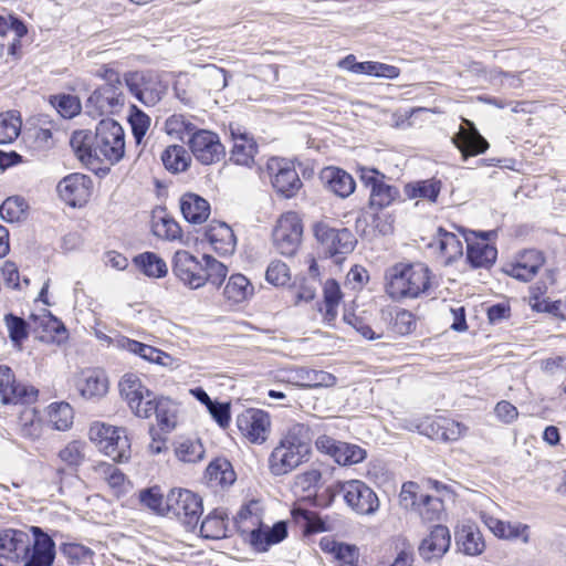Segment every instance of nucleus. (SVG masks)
<instances>
[{
    "mask_svg": "<svg viewBox=\"0 0 566 566\" xmlns=\"http://www.w3.org/2000/svg\"><path fill=\"white\" fill-rule=\"evenodd\" d=\"M70 144L76 157L86 166L115 165L125 156L124 128L112 118L102 119L94 136L87 130L74 132Z\"/></svg>",
    "mask_w": 566,
    "mask_h": 566,
    "instance_id": "nucleus-1",
    "label": "nucleus"
},
{
    "mask_svg": "<svg viewBox=\"0 0 566 566\" xmlns=\"http://www.w3.org/2000/svg\"><path fill=\"white\" fill-rule=\"evenodd\" d=\"M385 287L392 300L416 298L431 286V272L423 263H397L386 270Z\"/></svg>",
    "mask_w": 566,
    "mask_h": 566,
    "instance_id": "nucleus-2",
    "label": "nucleus"
},
{
    "mask_svg": "<svg viewBox=\"0 0 566 566\" xmlns=\"http://www.w3.org/2000/svg\"><path fill=\"white\" fill-rule=\"evenodd\" d=\"M102 76L107 83L96 88L85 103V112L93 118L117 114L125 105V95L118 74L112 69L104 67Z\"/></svg>",
    "mask_w": 566,
    "mask_h": 566,
    "instance_id": "nucleus-3",
    "label": "nucleus"
},
{
    "mask_svg": "<svg viewBox=\"0 0 566 566\" xmlns=\"http://www.w3.org/2000/svg\"><path fill=\"white\" fill-rule=\"evenodd\" d=\"M90 439L102 453L112 460H129L130 442L123 428L104 422H94L90 428Z\"/></svg>",
    "mask_w": 566,
    "mask_h": 566,
    "instance_id": "nucleus-4",
    "label": "nucleus"
},
{
    "mask_svg": "<svg viewBox=\"0 0 566 566\" xmlns=\"http://www.w3.org/2000/svg\"><path fill=\"white\" fill-rule=\"evenodd\" d=\"M358 172L363 185L369 189L368 203L371 210L381 211L399 199V189L389 185L387 177L379 170L359 167Z\"/></svg>",
    "mask_w": 566,
    "mask_h": 566,
    "instance_id": "nucleus-5",
    "label": "nucleus"
},
{
    "mask_svg": "<svg viewBox=\"0 0 566 566\" xmlns=\"http://www.w3.org/2000/svg\"><path fill=\"white\" fill-rule=\"evenodd\" d=\"M313 231L324 253L335 258L336 262L355 249L357 241L347 228L336 229L321 221L314 224Z\"/></svg>",
    "mask_w": 566,
    "mask_h": 566,
    "instance_id": "nucleus-6",
    "label": "nucleus"
},
{
    "mask_svg": "<svg viewBox=\"0 0 566 566\" xmlns=\"http://www.w3.org/2000/svg\"><path fill=\"white\" fill-rule=\"evenodd\" d=\"M312 444L310 430L303 423H293L273 449L271 460H289L296 458L302 460L311 454Z\"/></svg>",
    "mask_w": 566,
    "mask_h": 566,
    "instance_id": "nucleus-7",
    "label": "nucleus"
},
{
    "mask_svg": "<svg viewBox=\"0 0 566 566\" xmlns=\"http://www.w3.org/2000/svg\"><path fill=\"white\" fill-rule=\"evenodd\" d=\"M167 510L187 528L193 530L202 514L201 497L186 489H174L167 495Z\"/></svg>",
    "mask_w": 566,
    "mask_h": 566,
    "instance_id": "nucleus-8",
    "label": "nucleus"
},
{
    "mask_svg": "<svg viewBox=\"0 0 566 566\" xmlns=\"http://www.w3.org/2000/svg\"><path fill=\"white\" fill-rule=\"evenodd\" d=\"M302 234L301 218L296 212L289 211L279 218L273 229V245L280 254L292 256L300 248Z\"/></svg>",
    "mask_w": 566,
    "mask_h": 566,
    "instance_id": "nucleus-9",
    "label": "nucleus"
},
{
    "mask_svg": "<svg viewBox=\"0 0 566 566\" xmlns=\"http://www.w3.org/2000/svg\"><path fill=\"white\" fill-rule=\"evenodd\" d=\"M125 82L132 94L146 106L156 105L167 92V85L154 72H130Z\"/></svg>",
    "mask_w": 566,
    "mask_h": 566,
    "instance_id": "nucleus-10",
    "label": "nucleus"
},
{
    "mask_svg": "<svg viewBox=\"0 0 566 566\" xmlns=\"http://www.w3.org/2000/svg\"><path fill=\"white\" fill-rule=\"evenodd\" d=\"M118 386L120 396L137 417L149 418L151 416L153 394L143 385L137 375L133 373L125 374Z\"/></svg>",
    "mask_w": 566,
    "mask_h": 566,
    "instance_id": "nucleus-11",
    "label": "nucleus"
},
{
    "mask_svg": "<svg viewBox=\"0 0 566 566\" xmlns=\"http://www.w3.org/2000/svg\"><path fill=\"white\" fill-rule=\"evenodd\" d=\"M237 426L241 434L249 442L262 444L271 433L272 421L266 411L250 408L237 417Z\"/></svg>",
    "mask_w": 566,
    "mask_h": 566,
    "instance_id": "nucleus-12",
    "label": "nucleus"
},
{
    "mask_svg": "<svg viewBox=\"0 0 566 566\" xmlns=\"http://www.w3.org/2000/svg\"><path fill=\"white\" fill-rule=\"evenodd\" d=\"M193 157L202 165L220 161L226 151L219 136L207 129H199L188 139Z\"/></svg>",
    "mask_w": 566,
    "mask_h": 566,
    "instance_id": "nucleus-13",
    "label": "nucleus"
},
{
    "mask_svg": "<svg viewBox=\"0 0 566 566\" xmlns=\"http://www.w3.org/2000/svg\"><path fill=\"white\" fill-rule=\"evenodd\" d=\"M342 492L347 505L358 514L370 515L379 507L376 493L361 481L345 482L342 485Z\"/></svg>",
    "mask_w": 566,
    "mask_h": 566,
    "instance_id": "nucleus-14",
    "label": "nucleus"
},
{
    "mask_svg": "<svg viewBox=\"0 0 566 566\" xmlns=\"http://www.w3.org/2000/svg\"><path fill=\"white\" fill-rule=\"evenodd\" d=\"M174 273L190 289H199L207 282L202 259L198 260L185 250L175 253Z\"/></svg>",
    "mask_w": 566,
    "mask_h": 566,
    "instance_id": "nucleus-15",
    "label": "nucleus"
},
{
    "mask_svg": "<svg viewBox=\"0 0 566 566\" xmlns=\"http://www.w3.org/2000/svg\"><path fill=\"white\" fill-rule=\"evenodd\" d=\"M268 168L272 174V186L285 198L294 197L302 187V181L295 168L283 159H271Z\"/></svg>",
    "mask_w": 566,
    "mask_h": 566,
    "instance_id": "nucleus-16",
    "label": "nucleus"
},
{
    "mask_svg": "<svg viewBox=\"0 0 566 566\" xmlns=\"http://www.w3.org/2000/svg\"><path fill=\"white\" fill-rule=\"evenodd\" d=\"M38 390L14 381V375L8 366H0V401L2 403H30L36 399Z\"/></svg>",
    "mask_w": 566,
    "mask_h": 566,
    "instance_id": "nucleus-17",
    "label": "nucleus"
},
{
    "mask_svg": "<svg viewBox=\"0 0 566 566\" xmlns=\"http://www.w3.org/2000/svg\"><path fill=\"white\" fill-rule=\"evenodd\" d=\"M315 448L322 455L333 460H365L367 457L366 450L359 446L336 440L327 434L316 438Z\"/></svg>",
    "mask_w": 566,
    "mask_h": 566,
    "instance_id": "nucleus-18",
    "label": "nucleus"
},
{
    "mask_svg": "<svg viewBox=\"0 0 566 566\" xmlns=\"http://www.w3.org/2000/svg\"><path fill=\"white\" fill-rule=\"evenodd\" d=\"M417 429L431 439L443 441H455L465 430L460 422L444 417L426 418L417 426Z\"/></svg>",
    "mask_w": 566,
    "mask_h": 566,
    "instance_id": "nucleus-19",
    "label": "nucleus"
},
{
    "mask_svg": "<svg viewBox=\"0 0 566 566\" xmlns=\"http://www.w3.org/2000/svg\"><path fill=\"white\" fill-rule=\"evenodd\" d=\"M29 547L30 538L23 531H0V559L17 563L27 556Z\"/></svg>",
    "mask_w": 566,
    "mask_h": 566,
    "instance_id": "nucleus-20",
    "label": "nucleus"
},
{
    "mask_svg": "<svg viewBox=\"0 0 566 566\" xmlns=\"http://www.w3.org/2000/svg\"><path fill=\"white\" fill-rule=\"evenodd\" d=\"M90 178L82 174H71L57 184L60 197L70 206H82L90 196Z\"/></svg>",
    "mask_w": 566,
    "mask_h": 566,
    "instance_id": "nucleus-21",
    "label": "nucleus"
},
{
    "mask_svg": "<svg viewBox=\"0 0 566 566\" xmlns=\"http://www.w3.org/2000/svg\"><path fill=\"white\" fill-rule=\"evenodd\" d=\"M544 264V258L536 250H526L521 253L514 263L505 266V273L518 281L530 282Z\"/></svg>",
    "mask_w": 566,
    "mask_h": 566,
    "instance_id": "nucleus-22",
    "label": "nucleus"
},
{
    "mask_svg": "<svg viewBox=\"0 0 566 566\" xmlns=\"http://www.w3.org/2000/svg\"><path fill=\"white\" fill-rule=\"evenodd\" d=\"M76 388L86 399L102 398L108 391V378L102 369L87 368L77 375Z\"/></svg>",
    "mask_w": 566,
    "mask_h": 566,
    "instance_id": "nucleus-23",
    "label": "nucleus"
},
{
    "mask_svg": "<svg viewBox=\"0 0 566 566\" xmlns=\"http://www.w3.org/2000/svg\"><path fill=\"white\" fill-rule=\"evenodd\" d=\"M451 545L449 528L444 525H436L430 534L419 545V554L426 560L442 557Z\"/></svg>",
    "mask_w": 566,
    "mask_h": 566,
    "instance_id": "nucleus-24",
    "label": "nucleus"
},
{
    "mask_svg": "<svg viewBox=\"0 0 566 566\" xmlns=\"http://www.w3.org/2000/svg\"><path fill=\"white\" fill-rule=\"evenodd\" d=\"M117 346L129 353L138 355L147 361L156 363L164 367L176 368L178 366L177 360L169 354L134 339L122 337L117 340Z\"/></svg>",
    "mask_w": 566,
    "mask_h": 566,
    "instance_id": "nucleus-25",
    "label": "nucleus"
},
{
    "mask_svg": "<svg viewBox=\"0 0 566 566\" xmlns=\"http://www.w3.org/2000/svg\"><path fill=\"white\" fill-rule=\"evenodd\" d=\"M467 242V258L475 268L491 265L497 255L495 247L490 244L484 235L478 237L474 232L464 237Z\"/></svg>",
    "mask_w": 566,
    "mask_h": 566,
    "instance_id": "nucleus-26",
    "label": "nucleus"
},
{
    "mask_svg": "<svg viewBox=\"0 0 566 566\" xmlns=\"http://www.w3.org/2000/svg\"><path fill=\"white\" fill-rule=\"evenodd\" d=\"M321 180L328 191L339 198H347L356 188L354 178L337 167L324 168L321 172Z\"/></svg>",
    "mask_w": 566,
    "mask_h": 566,
    "instance_id": "nucleus-27",
    "label": "nucleus"
},
{
    "mask_svg": "<svg viewBox=\"0 0 566 566\" xmlns=\"http://www.w3.org/2000/svg\"><path fill=\"white\" fill-rule=\"evenodd\" d=\"M463 123L468 128L461 127L453 137V143L460 149L463 157L484 153L489 147L488 142L480 135L472 122L463 119Z\"/></svg>",
    "mask_w": 566,
    "mask_h": 566,
    "instance_id": "nucleus-28",
    "label": "nucleus"
},
{
    "mask_svg": "<svg viewBox=\"0 0 566 566\" xmlns=\"http://www.w3.org/2000/svg\"><path fill=\"white\" fill-rule=\"evenodd\" d=\"M179 203L184 218L190 223L201 224L210 216L209 202L199 195L187 192L181 196Z\"/></svg>",
    "mask_w": 566,
    "mask_h": 566,
    "instance_id": "nucleus-29",
    "label": "nucleus"
},
{
    "mask_svg": "<svg viewBox=\"0 0 566 566\" xmlns=\"http://www.w3.org/2000/svg\"><path fill=\"white\" fill-rule=\"evenodd\" d=\"M35 541L24 566H51L54 560V543L39 527H33Z\"/></svg>",
    "mask_w": 566,
    "mask_h": 566,
    "instance_id": "nucleus-30",
    "label": "nucleus"
},
{
    "mask_svg": "<svg viewBox=\"0 0 566 566\" xmlns=\"http://www.w3.org/2000/svg\"><path fill=\"white\" fill-rule=\"evenodd\" d=\"M206 237L217 252L229 254L234 251L235 237L227 223L212 221L206 231Z\"/></svg>",
    "mask_w": 566,
    "mask_h": 566,
    "instance_id": "nucleus-31",
    "label": "nucleus"
},
{
    "mask_svg": "<svg viewBox=\"0 0 566 566\" xmlns=\"http://www.w3.org/2000/svg\"><path fill=\"white\" fill-rule=\"evenodd\" d=\"M155 412L157 423L163 431H172L178 423L179 407L174 400L161 397L151 399V415Z\"/></svg>",
    "mask_w": 566,
    "mask_h": 566,
    "instance_id": "nucleus-32",
    "label": "nucleus"
},
{
    "mask_svg": "<svg viewBox=\"0 0 566 566\" xmlns=\"http://www.w3.org/2000/svg\"><path fill=\"white\" fill-rule=\"evenodd\" d=\"M289 381L300 387L316 388L333 386L336 378L327 371L297 368L290 374Z\"/></svg>",
    "mask_w": 566,
    "mask_h": 566,
    "instance_id": "nucleus-33",
    "label": "nucleus"
},
{
    "mask_svg": "<svg viewBox=\"0 0 566 566\" xmlns=\"http://www.w3.org/2000/svg\"><path fill=\"white\" fill-rule=\"evenodd\" d=\"M286 536V524L277 522L272 528H254L249 542L256 551L265 552L271 545L282 542Z\"/></svg>",
    "mask_w": 566,
    "mask_h": 566,
    "instance_id": "nucleus-34",
    "label": "nucleus"
},
{
    "mask_svg": "<svg viewBox=\"0 0 566 566\" xmlns=\"http://www.w3.org/2000/svg\"><path fill=\"white\" fill-rule=\"evenodd\" d=\"M455 541L459 551L469 556L480 555L485 548L481 532L473 526H462L457 532Z\"/></svg>",
    "mask_w": 566,
    "mask_h": 566,
    "instance_id": "nucleus-35",
    "label": "nucleus"
},
{
    "mask_svg": "<svg viewBox=\"0 0 566 566\" xmlns=\"http://www.w3.org/2000/svg\"><path fill=\"white\" fill-rule=\"evenodd\" d=\"M254 294V287L247 276L233 274L229 277L223 295L231 304H239L249 300Z\"/></svg>",
    "mask_w": 566,
    "mask_h": 566,
    "instance_id": "nucleus-36",
    "label": "nucleus"
},
{
    "mask_svg": "<svg viewBox=\"0 0 566 566\" xmlns=\"http://www.w3.org/2000/svg\"><path fill=\"white\" fill-rule=\"evenodd\" d=\"M342 298L339 285L334 280H327L324 284V300L319 306L323 321L332 326L338 314V305Z\"/></svg>",
    "mask_w": 566,
    "mask_h": 566,
    "instance_id": "nucleus-37",
    "label": "nucleus"
},
{
    "mask_svg": "<svg viewBox=\"0 0 566 566\" xmlns=\"http://www.w3.org/2000/svg\"><path fill=\"white\" fill-rule=\"evenodd\" d=\"M205 480L210 488H227L235 482L237 474L231 462H209Z\"/></svg>",
    "mask_w": 566,
    "mask_h": 566,
    "instance_id": "nucleus-38",
    "label": "nucleus"
},
{
    "mask_svg": "<svg viewBox=\"0 0 566 566\" xmlns=\"http://www.w3.org/2000/svg\"><path fill=\"white\" fill-rule=\"evenodd\" d=\"M442 184L436 178L407 184L405 193L410 199H423L436 203L441 191Z\"/></svg>",
    "mask_w": 566,
    "mask_h": 566,
    "instance_id": "nucleus-39",
    "label": "nucleus"
},
{
    "mask_svg": "<svg viewBox=\"0 0 566 566\" xmlns=\"http://www.w3.org/2000/svg\"><path fill=\"white\" fill-rule=\"evenodd\" d=\"M165 168L171 172L186 171L191 164V156L181 145H170L161 153Z\"/></svg>",
    "mask_w": 566,
    "mask_h": 566,
    "instance_id": "nucleus-40",
    "label": "nucleus"
},
{
    "mask_svg": "<svg viewBox=\"0 0 566 566\" xmlns=\"http://www.w3.org/2000/svg\"><path fill=\"white\" fill-rule=\"evenodd\" d=\"M436 244L446 263H450L463 254V244L461 239L452 233L439 228Z\"/></svg>",
    "mask_w": 566,
    "mask_h": 566,
    "instance_id": "nucleus-41",
    "label": "nucleus"
},
{
    "mask_svg": "<svg viewBox=\"0 0 566 566\" xmlns=\"http://www.w3.org/2000/svg\"><path fill=\"white\" fill-rule=\"evenodd\" d=\"M232 135L233 147L231 150V160L237 165L251 166L256 154V144L244 134L235 136L234 133H232Z\"/></svg>",
    "mask_w": 566,
    "mask_h": 566,
    "instance_id": "nucleus-42",
    "label": "nucleus"
},
{
    "mask_svg": "<svg viewBox=\"0 0 566 566\" xmlns=\"http://www.w3.org/2000/svg\"><path fill=\"white\" fill-rule=\"evenodd\" d=\"M165 130L168 135L180 140L188 139L199 130L191 118L182 114H174L165 122Z\"/></svg>",
    "mask_w": 566,
    "mask_h": 566,
    "instance_id": "nucleus-43",
    "label": "nucleus"
},
{
    "mask_svg": "<svg viewBox=\"0 0 566 566\" xmlns=\"http://www.w3.org/2000/svg\"><path fill=\"white\" fill-rule=\"evenodd\" d=\"M200 534L207 539H220L227 536L224 513L214 510L208 514L200 525Z\"/></svg>",
    "mask_w": 566,
    "mask_h": 566,
    "instance_id": "nucleus-44",
    "label": "nucleus"
},
{
    "mask_svg": "<svg viewBox=\"0 0 566 566\" xmlns=\"http://www.w3.org/2000/svg\"><path fill=\"white\" fill-rule=\"evenodd\" d=\"M22 120L15 111L0 114V144L14 142L21 133Z\"/></svg>",
    "mask_w": 566,
    "mask_h": 566,
    "instance_id": "nucleus-45",
    "label": "nucleus"
},
{
    "mask_svg": "<svg viewBox=\"0 0 566 566\" xmlns=\"http://www.w3.org/2000/svg\"><path fill=\"white\" fill-rule=\"evenodd\" d=\"M28 202L20 196L7 198L0 206V216L7 222H19L27 218Z\"/></svg>",
    "mask_w": 566,
    "mask_h": 566,
    "instance_id": "nucleus-46",
    "label": "nucleus"
},
{
    "mask_svg": "<svg viewBox=\"0 0 566 566\" xmlns=\"http://www.w3.org/2000/svg\"><path fill=\"white\" fill-rule=\"evenodd\" d=\"M415 512L426 522L439 521L444 512V504L437 496L420 494V502Z\"/></svg>",
    "mask_w": 566,
    "mask_h": 566,
    "instance_id": "nucleus-47",
    "label": "nucleus"
},
{
    "mask_svg": "<svg viewBox=\"0 0 566 566\" xmlns=\"http://www.w3.org/2000/svg\"><path fill=\"white\" fill-rule=\"evenodd\" d=\"M135 263L147 276L161 277L167 274L165 261L155 253H142L135 258Z\"/></svg>",
    "mask_w": 566,
    "mask_h": 566,
    "instance_id": "nucleus-48",
    "label": "nucleus"
},
{
    "mask_svg": "<svg viewBox=\"0 0 566 566\" xmlns=\"http://www.w3.org/2000/svg\"><path fill=\"white\" fill-rule=\"evenodd\" d=\"M151 230L156 237L164 240L175 241L181 238L180 226L168 216L154 218Z\"/></svg>",
    "mask_w": 566,
    "mask_h": 566,
    "instance_id": "nucleus-49",
    "label": "nucleus"
},
{
    "mask_svg": "<svg viewBox=\"0 0 566 566\" xmlns=\"http://www.w3.org/2000/svg\"><path fill=\"white\" fill-rule=\"evenodd\" d=\"M105 481L116 497L127 494L132 490L130 482L125 474L113 465H107L104 471Z\"/></svg>",
    "mask_w": 566,
    "mask_h": 566,
    "instance_id": "nucleus-50",
    "label": "nucleus"
},
{
    "mask_svg": "<svg viewBox=\"0 0 566 566\" xmlns=\"http://www.w3.org/2000/svg\"><path fill=\"white\" fill-rule=\"evenodd\" d=\"M260 513H263L261 503L256 500H251L248 504L241 507L235 517V524L239 532L242 535H247L249 541L251 539L252 531L249 530L250 526H248V518H251V516L254 515L253 518L258 522V514Z\"/></svg>",
    "mask_w": 566,
    "mask_h": 566,
    "instance_id": "nucleus-51",
    "label": "nucleus"
},
{
    "mask_svg": "<svg viewBox=\"0 0 566 566\" xmlns=\"http://www.w3.org/2000/svg\"><path fill=\"white\" fill-rule=\"evenodd\" d=\"M50 422L56 430H66L73 422V409L66 402L50 406Z\"/></svg>",
    "mask_w": 566,
    "mask_h": 566,
    "instance_id": "nucleus-52",
    "label": "nucleus"
},
{
    "mask_svg": "<svg viewBox=\"0 0 566 566\" xmlns=\"http://www.w3.org/2000/svg\"><path fill=\"white\" fill-rule=\"evenodd\" d=\"M292 516L295 521L303 520L305 522V533H321L327 531L325 522L315 513L301 507L292 510Z\"/></svg>",
    "mask_w": 566,
    "mask_h": 566,
    "instance_id": "nucleus-53",
    "label": "nucleus"
},
{
    "mask_svg": "<svg viewBox=\"0 0 566 566\" xmlns=\"http://www.w3.org/2000/svg\"><path fill=\"white\" fill-rule=\"evenodd\" d=\"M202 261L207 282L219 286L227 276V266L211 255H203Z\"/></svg>",
    "mask_w": 566,
    "mask_h": 566,
    "instance_id": "nucleus-54",
    "label": "nucleus"
},
{
    "mask_svg": "<svg viewBox=\"0 0 566 566\" xmlns=\"http://www.w3.org/2000/svg\"><path fill=\"white\" fill-rule=\"evenodd\" d=\"M176 454L179 460H202L205 448L200 440L185 439L178 442Z\"/></svg>",
    "mask_w": 566,
    "mask_h": 566,
    "instance_id": "nucleus-55",
    "label": "nucleus"
},
{
    "mask_svg": "<svg viewBox=\"0 0 566 566\" xmlns=\"http://www.w3.org/2000/svg\"><path fill=\"white\" fill-rule=\"evenodd\" d=\"M265 279L275 286H284L291 279L290 269L284 262L274 260L266 269Z\"/></svg>",
    "mask_w": 566,
    "mask_h": 566,
    "instance_id": "nucleus-56",
    "label": "nucleus"
},
{
    "mask_svg": "<svg viewBox=\"0 0 566 566\" xmlns=\"http://www.w3.org/2000/svg\"><path fill=\"white\" fill-rule=\"evenodd\" d=\"M419 485L416 482L409 481L402 484L399 494V504L402 509L413 511L420 502Z\"/></svg>",
    "mask_w": 566,
    "mask_h": 566,
    "instance_id": "nucleus-57",
    "label": "nucleus"
},
{
    "mask_svg": "<svg viewBox=\"0 0 566 566\" xmlns=\"http://www.w3.org/2000/svg\"><path fill=\"white\" fill-rule=\"evenodd\" d=\"M134 109L135 111L129 116V124L136 144L140 145L150 126V118L142 111H138L135 107Z\"/></svg>",
    "mask_w": 566,
    "mask_h": 566,
    "instance_id": "nucleus-58",
    "label": "nucleus"
},
{
    "mask_svg": "<svg viewBox=\"0 0 566 566\" xmlns=\"http://www.w3.org/2000/svg\"><path fill=\"white\" fill-rule=\"evenodd\" d=\"M54 106L64 118H72L81 111L80 99L74 95H61L55 97Z\"/></svg>",
    "mask_w": 566,
    "mask_h": 566,
    "instance_id": "nucleus-59",
    "label": "nucleus"
},
{
    "mask_svg": "<svg viewBox=\"0 0 566 566\" xmlns=\"http://www.w3.org/2000/svg\"><path fill=\"white\" fill-rule=\"evenodd\" d=\"M63 554L72 564H85L92 559L93 552L82 544H66L63 546Z\"/></svg>",
    "mask_w": 566,
    "mask_h": 566,
    "instance_id": "nucleus-60",
    "label": "nucleus"
},
{
    "mask_svg": "<svg viewBox=\"0 0 566 566\" xmlns=\"http://www.w3.org/2000/svg\"><path fill=\"white\" fill-rule=\"evenodd\" d=\"M6 324L9 331V336L14 344L19 345L24 338H27V324L22 318L10 314L6 316Z\"/></svg>",
    "mask_w": 566,
    "mask_h": 566,
    "instance_id": "nucleus-61",
    "label": "nucleus"
},
{
    "mask_svg": "<svg viewBox=\"0 0 566 566\" xmlns=\"http://www.w3.org/2000/svg\"><path fill=\"white\" fill-rule=\"evenodd\" d=\"M13 32L17 39L22 38L27 33L25 25L12 15H0V35Z\"/></svg>",
    "mask_w": 566,
    "mask_h": 566,
    "instance_id": "nucleus-62",
    "label": "nucleus"
},
{
    "mask_svg": "<svg viewBox=\"0 0 566 566\" xmlns=\"http://www.w3.org/2000/svg\"><path fill=\"white\" fill-rule=\"evenodd\" d=\"M416 327L413 315L406 310L397 312L394 318V329L400 334L406 335L411 333Z\"/></svg>",
    "mask_w": 566,
    "mask_h": 566,
    "instance_id": "nucleus-63",
    "label": "nucleus"
},
{
    "mask_svg": "<svg viewBox=\"0 0 566 566\" xmlns=\"http://www.w3.org/2000/svg\"><path fill=\"white\" fill-rule=\"evenodd\" d=\"M86 444L82 441L75 440L65 446L59 452L60 460H77L86 455Z\"/></svg>",
    "mask_w": 566,
    "mask_h": 566,
    "instance_id": "nucleus-64",
    "label": "nucleus"
}]
</instances>
